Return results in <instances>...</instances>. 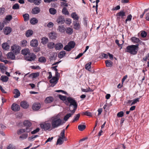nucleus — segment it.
<instances>
[{"instance_id":"bb28decb","label":"nucleus","mask_w":149,"mask_h":149,"mask_svg":"<svg viewBox=\"0 0 149 149\" xmlns=\"http://www.w3.org/2000/svg\"><path fill=\"white\" fill-rule=\"evenodd\" d=\"M55 44L53 42H49L47 45V47L49 49H52L55 47Z\"/></svg>"},{"instance_id":"8fccbe9b","label":"nucleus","mask_w":149,"mask_h":149,"mask_svg":"<svg viewBox=\"0 0 149 149\" xmlns=\"http://www.w3.org/2000/svg\"><path fill=\"white\" fill-rule=\"evenodd\" d=\"M12 8L14 10L18 9L19 8V7L18 3L15 4L12 7Z\"/></svg>"},{"instance_id":"a211bd4d","label":"nucleus","mask_w":149,"mask_h":149,"mask_svg":"<svg viewBox=\"0 0 149 149\" xmlns=\"http://www.w3.org/2000/svg\"><path fill=\"white\" fill-rule=\"evenodd\" d=\"M21 107L24 109H27L29 106L27 103L25 101L22 102L20 103Z\"/></svg>"},{"instance_id":"13d9d810","label":"nucleus","mask_w":149,"mask_h":149,"mask_svg":"<svg viewBox=\"0 0 149 149\" xmlns=\"http://www.w3.org/2000/svg\"><path fill=\"white\" fill-rule=\"evenodd\" d=\"M41 0H34L33 3L36 5H39L41 3Z\"/></svg>"},{"instance_id":"412c9836","label":"nucleus","mask_w":149,"mask_h":149,"mask_svg":"<svg viewBox=\"0 0 149 149\" xmlns=\"http://www.w3.org/2000/svg\"><path fill=\"white\" fill-rule=\"evenodd\" d=\"M13 93L15 94L14 96L15 98H17L20 95V92L17 89H15Z\"/></svg>"},{"instance_id":"f704fd0d","label":"nucleus","mask_w":149,"mask_h":149,"mask_svg":"<svg viewBox=\"0 0 149 149\" xmlns=\"http://www.w3.org/2000/svg\"><path fill=\"white\" fill-rule=\"evenodd\" d=\"M46 61V59L45 58L44 56H41L38 59V61L40 63H44Z\"/></svg>"},{"instance_id":"49530a36","label":"nucleus","mask_w":149,"mask_h":149,"mask_svg":"<svg viewBox=\"0 0 149 149\" xmlns=\"http://www.w3.org/2000/svg\"><path fill=\"white\" fill-rule=\"evenodd\" d=\"M28 136V134L26 133H24L22 134L20 136L19 138L22 139H26Z\"/></svg>"},{"instance_id":"a18cd8bd","label":"nucleus","mask_w":149,"mask_h":149,"mask_svg":"<svg viewBox=\"0 0 149 149\" xmlns=\"http://www.w3.org/2000/svg\"><path fill=\"white\" fill-rule=\"evenodd\" d=\"M2 47L3 49L6 50L8 49L9 47V46L8 45V44L6 43H3L2 45Z\"/></svg>"},{"instance_id":"aec40b11","label":"nucleus","mask_w":149,"mask_h":149,"mask_svg":"<svg viewBox=\"0 0 149 149\" xmlns=\"http://www.w3.org/2000/svg\"><path fill=\"white\" fill-rule=\"evenodd\" d=\"M116 15L118 18H120L121 17V18H123L125 16V13L123 11H121L117 13Z\"/></svg>"},{"instance_id":"20e7f679","label":"nucleus","mask_w":149,"mask_h":149,"mask_svg":"<svg viewBox=\"0 0 149 149\" xmlns=\"http://www.w3.org/2000/svg\"><path fill=\"white\" fill-rule=\"evenodd\" d=\"M67 100L68 101V102L70 103L69 108V110H71L72 109L71 107L73 106V109L72 110L73 111V112H75L77 106V105L76 100L74 99L73 98L71 97H67Z\"/></svg>"},{"instance_id":"79ce46f5","label":"nucleus","mask_w":149,"mask_h":149,"mask_svg":"<svg viewBox=\"0 0 149 149\" xmlns=\"http://www.w3.org/2000/svg\"><path fill=\"white\" fill-rule=\"evenodd\" d=\"M0 61L4 63V64H6L8 63V61L6 60H4L2 58V53L0 51Z\"/></svg>"},{"instance_id":"09e8293b","label":"nucleus","mask_w":149,"mask_h":149,"mask_svg":"<svg viewBox=\"0 0 149 149\" xmlns=\"http://www.w3.org/2000/svg\"><path fill=\"white\" fill-rule=\"evenodd\" d=\"M25 132L24 129H21L18 130L17 132V133L18 135H20L23 133Z\"/></svg>"},{"instance_id":"0eeeda50","label":"nucleus","mask_w":149,"mask_h":149,"mask_svg":"<svg viewBox=\"0 0 149 149\" xmlns=\"http://www.w3.org/2000/svg\"><path fill=\"white\" fill-rule=\"evenodd\" d=\"M51 126V123H45L40 124L41 128L45 130H49Z\"/></svg>"},{"instance_id":"cd10ccee","label":"nucleus","mask_w":149,"mask_h":149,"mask_svg":"<svg viewBox=\"0 0 149 149\" xmlns=\"http://www.w3.org/2000/svg\"><path fill=\"white\" fill-rule=\"evenodd\" d=\"M30 22L33 25H34L36 24H37L38 22V20L35 17H34L31 19Z\"/></svg>"},{"instance_id":"6ab92c4d","label":"nucleus","mask_w":149,"mask_h":149,"mask_svg":"<svg viewBox=\"0 0 149 149\" xmlns=\"http://www.w3.org/2000/svg\"><path fill=\"white\" fill-rule=\"evenodd\" d=\"M141 96H139V97L134 99L133 101L129 100L128 101V103H130L131 102H132L131 105H132L135 104L137 102L139 101L140 98H141Z\"/></svg>"},{"instance_id":"de8ad7c7","label":"nucleus","mask_w":149,"mask_h":149,"mask_svg":"<svg viewBox=\"0 0 149 149\" xmlns=\"http://www.w3.org/2000/svg\"><path fill=\"white\" fill-rule=\"evenodd\" d=\"M58 96L60 99L63 101L65 100L66 99H67L66 97L65 96H63L61 95H59Z\"/></svg>"},{"instance_id":"37998d69","label":"nucleus","mask_w":149,"mask_h":149,"mask_svg":"<svg viewBox=\"0 0 149 149\" xmlns=\"http://www.w3.org/2000/svg\"><path fill=\"white\" fill-rule=\"evenodd\" d=\"M49 10L50 13L52 15H54L56 12V10L53 8H50Z\"/></svg>"},{"instance_id":"423d86ee","label":"nucleus","mask_w":149,"mask_h":149,"mask_svg":"<svg viewBox=\"0 0 149 149\" xmlns=\"http://www.w3.org/2000/svg\"><path fill=\"white\" fill-rule=\"evenodd\" d=\"M12 51L15 54H17L19 52L21 48L19 46L14 45L12 46L11 47Z\"/></svg>"},{"instance_id":"393cba45","label":"nucleus","mask_w":149,"mask_h":149,"mask_svg":"<svg viewBox=\"0 0 149 149\" xmlns=\"http://www.w3.org/2000/svg\"><path fill=\"white\" fill-rule=\"evenodd\" d=\"M39 75V74L38 72L33 73L30 74L29 76V77L33 79L38 77Z\"/></svg>"},{"instance_id":"72a5a7b5","label":"nucleus","mask_w":149,"mask_h":149,"mask_svg":"<svg viewBox=\"0 0 149 149\" xmlns=\"http://www.w3.org/2000/svg\"><path fill=\"white\" fill-rule=\"evenodd\" d=\"M41 42L44 45L47 44L48 41V39L47 38L45 37H43L41 39Z\"/></svg>"},{"instance_id":"7c9ffc66","label":"nucleus","mask_w":149,"mask_h":149,"mask_svg":"<svg viewBox=\"0 0 149 149\" xmlns=\"http://www.w3.org/2000/svg\"><path fill=\"white\" fill-rule=\"evenodd\" d=\"M9 78L8 77H7L6 76H2L1 77V80L2 81L4 82H7Z\"/></svg>"},{"instance_id":"473e14b6","label":"nucleus","mask_w":149,"mask_h":149,"mask_svg":"<svg viewBox=\"0 0 149 149\" xmlns=\"http://www.w3.org/2000/svg\"><path fill=\"white\" fill-rule=\"evenodd\" d=\"M80 27L79 23L77 21L75 22L74 25V28L76 30L79 29Z\"/></svg>"},{"instance_id":"f8f14e48","label":"nucleus","mask_w":149,"mask_h":149,"mask_svg":"<svg viewBox=\"0 0 149 149\" xmlns=\"http://www.w3.org/2000/svg\"><path fill=\"white\" fill-rule=\"evenodd\" d=\"M40 12V8L38 7H36L32 9L31 13L33 14H36L39 13Z\"/></svg>"},{"instance_id":"5fc2aeb1","label":"nucleus","mask_w":149,"mask_h":149,"mask_svg":"<svg viewBox=\"0 0 149 149\" xmlns=\"http://www.w3.org/2000/svg\"><path fill=\"white\" fill-rule=\"evenodd\" d=\"M27 42L25 40H23L21 42V46L23 47H25L27 45Z\"/></svg>"},{"instance_id":"2eb2a0df","label":"nucleus","mask_w":149,"mask_h":149,"mask_svg":"<svg viewBox=\"0 0 149 149\" xmlns=\"http://www.w3.org/2000/svg\"><path fill=\"white\" fill-rule=\"evenodd\" d=\"M49 38L52 39H55L57 37L56 33L54 32H51L49 34Z\"/></svg>"},{"instance_id":"4be33fe9","label":"nucleus","mask_w":149,"mask_h":149,"mask_svg":"<svg viewBox=\"0 0 149 149\" xmlns=\"http://www.w3.org/2000/svg\"><path fill=\"white\" fill-rule=\"evenodd\" d=\"M131 41L135 43H137V44L138 43L140 42L141 41L138 38L135 37H132L131 38Z\"/></svg>"},{"instance_id":"e2e57ef3","label":"nucleus","mask_w":149,"mask_h":149,"mask_svg":"<svg viewBox=\"0 0 149 149\" xmlns=\"http://www.w3.org/2000/svg\"><path fill=\"white\" fill-rule=\"evenodd\" d=\"M12 16L11 15H8L6 16L5 19L7 21H10L12 19Z\"/></svg>"},{"instance_id":"39448f33","label":"nucleus","mask_w":149,"mask_h":149,"mask_svg":"<svg viewBox=\"0 0 149 149\" xmlns=\"http://www.w3.org/2000/svg\"><path fill=\"white\" fill-rule=\"evenodd\" d=\"M75 45V42L74 41L69 42L68 45H66L64 48V49L66 51H69L72 48L74 47Z\"/></svg>"},{"instance_id":"a878e982","label":"nucleus","mask_w":149,"mask_h":149,"mask_svg":"<svg viewBox=\"0 0 149 149\" xmlns=\"http://www.w3.org/2000/svg\"><path fill=\"white\" fill-rule=\"evenodd\" d=\"M7 56L8 58L11 59H14L15 58V55L13 53L11 52L8 53L7 54Z\"/></svg>"},{"instance_id":"864d4df0","label":"nucleus","mask_w":149,"mask_h":149,"mask_svg":"<svg viewBox=\"0 0 149 149\" xmlns=\"http://www.w3.org/2000/svg\"><path fill=\"white\" fill-rule=\"evenodd\" d=\"M58 66H55L54 67H53V69H54L55 71V77H57L58 75H59V73L57 72L58 70L56 69V68Z\"/></svg>"},{"instance_id":"4468645a","label":"nucleus","mask_w":149,"mask_h":149,"mask_svg":"<svg viewBox=\"0 0 149 149\" xmlns=\"http://www.w3.org/2000/svg\"><path fill=\"white\" fill-rule=\"evenodd\" d=\"M11 29L9 27H6L3 29L4 33L6 35L10 34L11 32Z\"/></svg>"},{"instance_id":"0e129e2a","label":"nucleus","mask_w":149,"mask_h":149,"mask_svg":"<svg viewBox=\"0 0 149 149\" xmlns=\"http://www.w3.org/2000/svg\"><path fill=\"white\" fill-rule=\"evenodd\" d=\"M132 17V16L131 15H128L127 17V18L125 20L126 22V23L128 21H130L131 20Z\"/></svg>"},{"instance_id":"dca6fc26","label":"nucleus","mask_w":149,"mask_h":149,"mask_svg":"<svg viewBox=\"0 0 149 149\" xmlns=\"http://www.w3.org/2000/svg\"><path fill=\"white\" fill-rule=\"evenodd\" d=\"M71 113H69L67 114L64 117V120L66 121L69 119V118L75 112H73V111L70 110Z\"/></svg>"},{"instance_id":"c756f323","label":"nucleus","mask_w":149,"mask_h":149,"mask_svg":"<svg viewBox=\"0 0 149 149\" xmlns=\"http://www.w3.org/2000/svg\"><path fill=\"white\" fill-rule=\"evenodd\" d=\"M65 31L68 34L71 35L73 33V29L70 27L67 28L65 29Z\"/></svg>"},{"instance_id":"6e6552de","label":"nucleus","mask_w":149,"mask_h":149,"mask_svg":"<svg viewBox=\"0 0 149 149\" xmlns=\"http://www.w3.org/2000/svg\"><path fill=\"white\" fill-rule=\"evenodd\" d=\"M11 108L12 110L15 111H19L20 109L19 105L15 103L13 104Z\"/></svg>"},{"instance_id":"f257e3e1","label":"nucleus","mask_w":149,"mask_h":149,"mask_svg":"<svg viewBox=\"0 0 149 149\" xmlns=\"http://www.w3.org/2000/svg\"><path fill=\"white\" fill-rule=\"evenodd\" d=\"M51 122L53 129L57 128L63 124L62 120L58 116L52 117L51 119Z\"/></svg>"},{"instance_id":"c85d7f7f","label":"nucleus","mask_w":149,"mask_h":149,"mask_svg":"<svg viewBox=\"0 0 149 149\" xmlns=\"http://www.w3.org/2000/svg\"><path fill=\"white\" fill-rule=\"evenodd\" d=\"M33 33V31L31 30H29L26 31V36L27 37H29L31 36Z\"/></svg>"},{"instance_id":"338daca9","label":"nucleus","mask_w":149,"mask_h":149,"mask_svg":"<svg viewBox=\"0 0 149 149\" xmlns=\"http://www.w3.org/2000/svg\"><path fill=\"white\" fill-rule=\"evenodd\" d=\"M7 149H15V147L11 144H10L7 147Z\"/></svg>"},{"instance_id":"603ef678","label":"nucleus","mask_w":149,"mask_h":149,"mask_svg":"<svg viewBox=\"0 0 149 149\" xmlns=\"http://www.w3.org/2000/svg\"><path fill=\"white\" fill-rule=\"evenodd\" d=\"M62 13L63 14L66 15H68L69 14L68 11L65 8H63L62 9Z\"/></svg>"},{"instance_id":"3c124183","label":"nucleus","mask_w":149,"mask_h":149,"mask_svg":"<svg viewBox=\"0 0 149 149\" xmlns=\"http://www.w3.org/2000/svg\"><path fill=\"white\" fill-rule=\"evenodd\" d=\"M85 68L89 71H91L92 72H94V71L93 69V70H92V68H91V66H85Z\"/></svg>"},{"instance_id":"a19ab883","label":"nucleus","mask_w":149,"mask_h":149,"mask_svg":"<svg viewBox=\"0 0 149 149\" xmlns=\"http://www.w3.org/2000/svg\"><path fill=\"white\" fill-rule=\"evenodd\" d=\"M7 68L6 66H0V68L1 72L4 73L7 70Z\"/></svg>"},{"instance_id":"58836bf2","label":"nucleus","mask_w":149,"mask_h":149,"mask_svg":"<svg viewBox=\"0 0 149 149\" xmlns=\"http://www.w3.org/2000/svg\"><path fill=\"white\" fill-rule=\"evenodd\" d=\"M86 126L84 125H79L78 126V129L80 131H83L86 128Z\"/></svg>"},{"instance_id":"ddd939ff","label":"nucleus","mask_w":149,"mask_h":149,"mask_svg":"<svg viewBox=\"0 0 149 149\" xmlns=\"http://www.w3.org/2000/svg\"><path fill=\"white\" fill-rule=\"evenodd\" d=\"M56 22L58 24H63L65 22L64 18L62 16H59L57 19Z\"/></svg>"},{"instance_id":"680f3d73","label":"nucleus","mask_w":149,"mask_h":149,"mask_svg":"<svg viewBox=\"0 0 149 149\" xmlns=\"http://www.w3.org/2000/svg\"><path fill=\"white\" fill-rule=\"evenodd\" d=\"M5 8H0V15H2L4 13L5 11Z\"/></svg>"},{"instance_id":"052dcab7","label":"nucleus","mask_w":149,"mask_h":149,"mask_svg":"<svg viewBox=\"0 0 149 149\" xmlns=\"http://www.w3.org/2000/svg\"><path fill=\"white\" fill-rule=\"evenodd\" d=\"M83 113L84 115L88 116H92V113L91 112L87 111H86L85 112H84Z\"/></svg>"},{"instance_id":"2f4dec72","label":"nucleus","mask_w":149,"mask_h":149,"mask_svg":"<svg viewBox=\"0 0 149 149\" xmlns=\"http://www.w3.org/2000/svg\"><path fill=\"white\" fill-rule=\"evenodd\" d=\"M57 30L63 33L65 31V28L63 25H60L58 26Z\"/></svg>"},{"instance_id":"9d476101","label":"nucleus","mask_w":149,"mask_h":149,"mask_svg":"<svg viewBox=\"0 0 149 149\" xmlns=\"http://www.w3.org/2000/svg\"><path fill=\"white\" fill-rule=\"evenodd\" d=\"M41 107L40 104L39 103H34L32 107L34 111H37L39 110Z\"/></svg>"},{"instance_id":"4c0bfd02","label":"nucleus","mask_w":149,"mask_h":149,"mask_svg":"<svg viewBox=\"0 0 149 149\" xmlns=\"http://www.w3.org/2000/svg\"><path fill=\"white\" fill-rule=\"evenodd\" d=\"M23 17L24 18V20L25 21H26L29 19V14L26 13L23 15Z\"/></svg>"},{"instance_id":"ea45409f","label":"nucleus","mask_w":149,"mask_h":149,"mask_svg":"<svg viewBox=\"0 0 149 149\" xmlns=\"http://www.w3.org/2000/svg\"><path fill=\"white\" fill-rule=\"evenodd\" d=\"M71 15L72 17L74 19H75L77 20H78L79 17L75 13H72L71 14Z\"/></svg>"},{"instance_id":"7ed1b4c3","label":"nucleus","mask_w":149,"mask_h":149,"mask_svg":"<svg viewBox=\"0 0 149 149\" xmlns=\"http://www.w3.org/2000/svg\"><path fill=\"white\" fill-rule=\"evenodd\" d=\"M138 44L136 45H132L128 46L126 48V52L133 55L136 54L139 50Z\"/></svg>"},{"instance_id":"5701e85b","label":"nucleus","mask_w":149,"mask_h":149,"mask_svg":"<svg viewBox=\"0 0 149 149\" xmlns=\"http://www.w3.org/2000/svg\"><path fill=\"white\" fill-rule=\"evenodd\" d=\"M63 44L61 43H58L56 44L55 48L56 50H60L63 47Z\"/></svg>"},{"instance_id":"1a4fd4ad","label":"nucleus","mask_w":149,"mask_h":149,"mask_svg":"<svg viewBox=\"0 0 149 149\" xmlns=\"http://www.w3.org/2000/svg\"><path fill=\"white\" fill-rule=\"evenodd\" d=\"M38 41L36 39L32 40L30 42V45L33 47H36L38 45Z\"/></svg>"},{"instance_id":"b1692460","label":"nucleus","mask_w":149,"mask_h":149,"mask_svg":"<svg viewBox=\"0 0 149 149\" xmlns=\"http://www.w3.org/2000/svg\"><path fill=\"white\" fill-rule=\"evenodd\" d=\"M24 125L26 127H30L31 125V123L28 120H25L23 123Z\"/></svg>"},{"instance_id":"4d7b16f0","label":"nucleus","mask_w":149,"mask_h":149,"mask_svg":"<svg viewBox=\"0 0 149 149\" xmlns=\"http://www.w3.org/2000/svg\"><path fill=\"white\" fill-rule=\"evenodd\" d=\"M124 115V112L123 111H121L118 113L117 116L119 117H122Z\"/></svg>"},{"instance_id":"c9c22d12","label":"nucleus","mask_w":149,"mask_h":149,"mask_svg":"<svg viewBox=\"0 0 149 149\" xmlns=\"http://www.w3.org/2000/svg\"><path fill=\"white\" fill-rule=\"evenodd\" d=\"M63 143V140L62 138H59L57 139L56 145H61Z\"/></svg>"},{"instance_id":"69168bd1","label":"nucleus","mask_w":149,"mask_h":149,"mask_svg":"<svg viewBox=\"0 0 149 149\" xmlns=\"http://www.w3.org/2000/svg\"><path fill=\"white\" fill-rule=\"evenodd\" d=\"M147 35V33L145 31H142L141 33V35L143 38H145L146 37Z\"/></svg>"},{"instance_id":"c03bdc74","label":"nucleus","mask_w":149,"mask_h":149,"mask_svg":"<svg viewBox=\"0 0 149 149\" xmlns=\"http://www.w3.org/2000/svg\"><path fill=\"white\" fill-rule=\"evenodd\" d=\"M80 116V115L79 114H78L75 116L74 117V119L72 121V122H74L77 121L79 120Z\"/></svg>"},{"instance_id":"f03ea898","label":"nucleus","mask_w":149,"mask_h":149,"mask_svg":"<svg viewBox=\"0 0 149 149\" xmlns=\"http://www.w3.org/2000/svg\"><path fill=\"white\" fill-rule=\"evenodd\" d=\"M22 54L25 55V59L29 61H34L36 58V55L33 53H30L29 50L28 48H26L22 50Z\"/></svg>"},{"instance_id":"774afa93","label":"nucleus","mask_w":149,"mask_h":149,"mask_svg":"<svg viewBox=\"0 0 149 149\" xmlns=\"http://www.w3.org/2000/svg\"><path fill=\"white\" fill-rule=\"evenodd\" d=\"M106 65H111L112 62L110 60H107L105 61Z\"/></svg>"},{"instance_id":"e433bc0d","label":"nucleus","mask_w":149,"mask_h":149,"mask_svg":"<svg viewBox=\"0 0 149 149\" xmlns=\"http://www.w3.org/2000/svg\"><path fill=\"white\" fill-rule=\"evenodd\" d=\"M66 54L65 51H61L58 54V56L60 58H62L64 57Z\"/></svg>"},{"instance_id":"f3484780","label":"nucleus","mask_w":149,"mask_h":149,"mask_svg":"<svg viewBox=\"0 0 149 149\" xmlns=\"http://www.w3.org/2000/svg\"><path fill=\"white\" fill-rule=\"evenodd\" d=\"M58 79L56 77H53L50 80V82L51 83L54 84L52 86H54L57 82Z\"/></svg>"},{"instance_id":"6e6d98bb","label":"nucleus","mask_w":149,"mask_h":149,"mask_svg":"<svg viewBox=\"0 0 149 149\" xmlns=\"http://www.w3.org/2000/svg\"><path fill=\"white\" fill-rule=\"evenodd\" d=\"M65 130L64 129L63 130L61 131V133L60 135L61 136H59V138H64L65 136Z\"/></svg>"},{"instance_id":"bf43d9fd","label":"nucleus","mask_w":149,"mask_h":149,"mask_svg":"<svg viewBox=\"0 0 149 149\" xmlns=\"http://www.w3.org/2000/svg\"><path fill=\"white\" fill-rule=\"evenodd\" d=\"M40 130V129L39 128H37L36 129L34 130L33 131H32L31 132L32 134H34L38 132Z\"/></svg>"},{"instance_id":"9b49d317","label":"nucleus","mask_w":149,"mask_h":149,"mask_svg":"<svg viewBox=\"0 0 149 149\" xmlns=\"http://www.w3.org/2000/svg\"><path fill=\"white\" fill-rule=\"evenodd\" d=\"M54 99L53 97L49 96L46 97L45 100V102L46 103H50L54 101Z\"/></svg>"}]
</instances>
